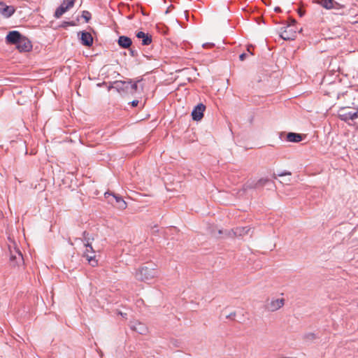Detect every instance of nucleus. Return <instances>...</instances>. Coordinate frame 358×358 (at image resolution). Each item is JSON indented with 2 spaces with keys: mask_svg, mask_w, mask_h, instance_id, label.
Segmentation results:
<instances>
[{
  "mask_svg": "<svg viewBox=\"0 0 358 358\" xmlns=\"http://www.w3.org/2000/svg\"><path fill=\"white\" fill-rule=\"evenodd\" d=\"M214 43H204L203 44V48H213L214 47Z\"/></svg>",
  "mask_w": 358,
  "mask_h": 358,
  "instance_id": "obj_32",
  "label": "nucleus"
},
{
  "mask_svg": "<svg viewBox=\"0 0 358 358\" xmlns=\"http://www.w3.org/2000/svg\"><path fill=\"white\" fill-rule=\"evenodd\" d=\"M297 23L296 20L294 18H289L288 24L287 26H291V27H294L295 24Z\"/></svg>",
  "mask_w": 358,
  "mask_h": 358,
  "instance_id": "obj_29",
  "label": "nucleus"
},
{
  "mask_svg": "<svg viewBox=\"0 0 358 358\" xmlns=\"http://www.w3.org/2000/svg\"><path fill=\"white\" fill-rule=\"evenodd\" d=\"M303 139L301 134L289 132L287 134V141L293 143H299Z\"/></svg>",
  "mask_w": 358,
  "mask_h": 358,
  "instance_id": "obj_21",
  "label": "nucleus"
},
{
  "mask_svg": "<svg viewBox=\"0 0 358 358\" xmlns=\"http://www.w3.org/2000/svg\"><path fill=\"white\" fill-rule=\"evenodd\" d=\"M10 262L13 266L23 264L24 259L22 252L19 250H16L15 254H11Z\"/></svg>",
  "mask_w": 358,
  "mask_h": 358,
  "instance_id": "obj_17",
  "label": "nucleus"
},
{
  "mask_svg": "<svg viewBox=\"0 0 358 358\" xmlns=\"http://www.w3.org/2000/svg\"><path fill=\"white\" fill-rule=\"evenodd\" d=\"M80 16H78L76 19V20H74L75 22H76L78 23V24H79V21H80Z\"/></svg>",
  "mask_w": 358,
  "mask_h": 358,
  "instance_id": "obj_37",
  "label": "nucleus"
},
{
  "mask_svg": "<svg viewBox=\"0 0 358 358\" xmlns=\"http://www.w3.org/2000/svg\"><path fill=\"white\" fill-rule=\"evenodd\" d=\"M315 2L321 5L323 8L330 10L334 8V0H314Z\"/></svg>",
  "mask_w": 358,
  "mask_h": 358,
  "instance_id": "obj_22",
  "label": "nucleus"
},
{
  "mask_svg": "<svg viewBox=\"0 0 358 358\" xmlns=\"http://www.w3.org/2000/svg\"><path fill=\"white\" fill-rule=\"evenodd\" d=\"M83 239H84V243H87V241H88L89 243L90 241V238L89 237V233H87V231H83Z\"/></svg>",
  "mask_w": 358,
  "mask_h": 358,
  "instance_id": "obj_30",
  "label": "nucleus"
},
{
  "mask_svg": "<svg viewBox=\"0 0 358 358\" xmlns=\"http://www.w3.org/2000/svg\"><path fill=\"white\" fill-rule=\"evenodd\" d=\"M180 71H181L180 69H178V70L176 71V72H180Z\"/></svg>",
  "mask_w": 358,
  "mask_h": 358,
  "instance_id": "obj_40",
  "label": "nucleus"
},
{
  "mask_svg": "<svg viewBox=\"0 0 358 358\" xmlns=\"http://www.w3.org/2000/svg\"><path fill=\"white\" fill-rule=\"evenodd\" d=\"M250 228L248 227H238L232 229V232L235 236H242L248 234Z\"/></svg>",
  "mask_w": 358,
  "mask_h": 358,
  "instance_id": "obj_20",
  "label": "nucleus"
},
{
  "mask_svg": "<svg viewBox=\"0 0 358 358\" xmlns=\"http://www.w3.org/2000/svg\"><path fill=\"white\" fill-rule=\"evenodd\" d=\"M85 246V250L83 252V257L86 258L89 264L94 267L98 265V261L96 259L95 251L94 250L90 243L87 241V243H84Z\"/></svg>",
  "mask_w": 358,
  "mask_h": 358,
  "instance_id": "obj_7",
  "label": "nucleus"
},
{
  "mask_svg": "<svg viewBox=\"0 0 358 358\" xmlns=\"http://www.w3.org/2000/svg\"><path fill=\"white\" fill-rule=\"evenodd\" d=\"M206 110V106L203 103L196 105L192 111V117L193 120L199 121L203 117V113Z\"/></svg>",
  "mask_w": 358,
  "mask_h": 358,
  "instance_id": "obj_11",
  "label": "nucleus"
},
{
  "mask_svg": "<svg viewBox=\"0 0 358 358\" xmlns=\"http://www.w3.org/2000/svg\"><path fill=\"white\" fill-rule=\"evenodd\" d=\"M136 36L138 38H141L142 39V42H141V44L143 45H150L152 41V36L147 33H144L143 31H138L136 33Z\"/></svg>",
  "mask_w": 358,
  "mask_h": 358,
  "instance_id": "obj_18",
  "label": "nucleus"
},
{
  "mask_svg": "<svg viewBox=\"0 0 358 358\" xmlns=\"http://www.w3.org/2000/svg\"><path fill=\"white\" fill-rule=\"evenodd\" d=\"M274 185V183L268 178H260L258 180H248L243 186V189L247 191L251 189H260L264 186Z\"/></svg>",
  "mask_w": 358,
  "mask_h": 358,
  "instance_id": "obj_5",
  "label": "nucleus"
},
{
  "mask_svg": "<svg viewBox=\"0 0 358 358\" xmlns=\"http://www.w3.org/2000/svg\"><path fill=\"white\" fill-rule=\"evenodd\" d=\"M23 35L18 31H10L6 36V42L7 44L16 45L20 40H22Z\"/></svg>",
  "mask_w": 358,
  "mask_h": 358,
  "instance_id": "obj_10",
  "label": "nucleus"
},
{
  "mask_svg": "<svg viewBox=\"0 0 358 358\" xmlns=\"http://www.w3.org/2000/svg\"><path fill=\"white\" fill-rule=\"evenodd\" d=\"M357 307H358V303H357Z\"/></svg>",
  "mask_w": 358,
  "mask_h": 358,
  "instance_id": "obj_41",
  "label": "nucleus"
},
{
  "mask_svg": "<svg viewBox=\"0 0 358 358\" xmlns=\"http://www.w3.org/2000/svg\"><path fill=\"white\" fill-rule=\"evenodd\" d=\"M15 12V8L13 6H8L4 2L0 1V15L5 18L11 17Z\"/></svg>",
  "mask_w": 358,
  "mask_h": 358,
  "instance_id": "obj_12",
  "label": "nucleus"
},
{
  "mask_svg": "<svg viewBox=\"0 0 358 358\" xmlns=\"http://www.w3.org/2000/svg\"><path fill=\"white\" fill-rule=\"evenodd\" d=\"M284 299H277L271 300L270 302H268L267 304L266 305V308L268 310L273 312L280 309L281 307L284 306Z\"/></svg>",
  "mask_w": 358,
  "mask_h": 358,
  "instance_id": "obj_16",
  "label": "nucleus"
},
{
  "mask_svg": "<svg viewBox=\"0 0 358 358\" xmlns=\"http://www.w3.org/2000/svg\"><path fill=\"white\" fill-rule=\"evenodd\" d=\"M80 17L83 18L85 20V22L87 23L92 19V14L88 10H83L82 11V15H80Z\"/></svg>",
  "mask_w": 358,
  "mask_h": 358,
  "instance_id": "obj_25",
  "label": "nucleus"
},
{
  "mask_svg": "<svg viewBox=\"0 0 358 358\" xmlns=\"http://www.w3.org/2000/svg\"><path fill=\"white\" fill-rule=\"evenodd\" d=\"M104 195L108 202L118 209L124 210L127 208V203L121 196L108 192H106Z\"/></svg>",
  "mask_w": 358,
  "mask_h": 358,
  "instance_id": "obj_6",
  "label": "nucleus"
},
{
  "mask_svg": "<svg viewBox=\"0 0 358 358\" xmlns=\"http://www.w3.org/2000/svg\"><path fill=\"white\" fill-rule=\"evenodd\" d=\"M303 338L306 341H312L316 338V335L314 333H308L304 334Z\"/></svg>",
  "mask_w": 358,
  "mask_h": 358,
  "instance_id": "obj_26",
  "label": "nucleus"
},
{
  "mask_svg": "<svg viewBox=\"0 0 358 358\" xmlns=\"http://www.w3.org/2000/svg\"><path fill=\"white\" fill-rule=\"evenodd\" d=\"M274 10L276 12V13H280L282 12V10L280 7H275Z\"/></svg>",
  "mask_w": 358,
  "mask_h": 358,
  "instance_id": "obj_36",
  "label": "nucleus"
},
{
  "mask_svg": "<svg viewBox=\"0 0 358 358\" xmlns=\"http://www.w3.org/2000/svg\"><path fill=\"white\" fill-rule=\"evenodd\" d=\"M218 234H222V230H219V231H218Z\"/></svg>",
  "mask_w": 358,
  "mask_h": 358,
  "instance_id": "obj_39",
  "label": "nucleus"
},
{
  "mask_svg": "<svg viewBox=\"0 0 358 358\" xmlns=\"http://www.w3.org/2000/svg\"><path fill=\"white\" fill-rule=\"evenodd\" d=\"M117 44L122 48H129L132 44L131 39L126 36H120L117 40Z\"/></svg>",
  "mask_w": 358,
  "mask_h": 358,
  "instance_id": "obj_19",
  "label": "nucleus"
},
{
  "mask_svg": "<svg viewBox=\"0 0 358 358\" xmlns=\"http://www.w3.org/2000/svg\"><path fill=\"white\" fill-rule=\"evenodd\" d=\"M338 118L351 124L350 122H355L358 120V106L357 107L345 106L338 110Z\"/></svg>",
  "mask_w": 358,
  "mask_h": 358,
  "instance_id": "obj_4",
  "label": "nucleus"
},
{
  "mask_svg": "<svg viewBox=\"0 0 358 358\" xmlns=\"http://www.w3.org/2000/svg\"><path fill=\"white\" fill-rule=\"evenodd\" d=\"M345 69H337L335 70H328L323 76L322 83L327 85L332 84L336 81L341 83L343 82V77H348L349 74L345 72Z\"/></svg>",
  "mask_w": 358,
  "mask_h": 358,
  "instance_id": "obj_3",
  "label": "nucleus"
},
{
  "mask_svg": "<svg viewBox=\"0 0 358 358\" xmlns=\"http://www.w3.org/2000/svg\"><path fill=\"white\" fill-rule=\"evenodd\" d=\"M76 0H63L62 4L56 9L54 17L59 18L64 13L73 7Z\"/></svg>",
  "mask_w": 358,
  "mask_h": 358,
  "instance_id": "obj_8",
  "label": "nucleus"
},
{
  "mask_svg": "<svg viewBox=\"0 0 358 358\" xmlns=\"http://www.w3.org/2000/svg\"><path fill=\"white\" fill-rule=\"evenodd\" d=\"M105 84H106V83H105V82H103L102 83H98V84H97V86H98V87H101L102 85H105Z\"/></svg>",
  "mask_w": 358,
  "mask_h": 358,
  "instance_id": "obj_38",
  "label": "nucleus"
},
{
  "mask_svg": "<svg viewBox=\"0 0 358 358\" xmlns=\"http://www.w3.org/2000/svg\"><path fill=\"white\" fill-rule=\"evenodd\" d=\"M78 23L75 21H64L62 22V24L59 25V27L63 29H66L68 27H74L77 26Z\"/></svg>",
  "mask_w": 358,
  "mask_h": 358,
  "instance_id": "obj_24",
  "label": "nucleus"
},
{
  "mask_svg": "<svg viewBox=\"0 0 358 358\" xmlns=\"http://www.w3.org/2000/svg\"><path fill=\"white\" fill-rule=\"evenodd\" d=\"M236 315V313H231L229 315L227 316V318L234 319Z\"/></svg>",
  "mask_w": 358,
  "mask_h": 358,
  "instance_id": "obj_34",
  "label": "nucleus"
},
{
  "mask_svg": "<svg viewBox=\"0 0 358 358\" xmlns=\"http://www.w3.org/2000/svg\"><path fill=\"white\" fill-rule=\"evenodd\" d=\"M139 101L138 100H133L129 103L132 107H136L138 106Z\"/></svg>",
  "mask_w": 358,
  "mask_h": 358,
  "instance_id": "obj_33",
  "label": "nucleus"
},
{
  "mask_svg": "<svg viewBox=\"0 0 358 358\" xmlns=\"http://www.w3.org/2000/svg\"><path fill=\"white\" fill-rule=\"evenodd\" d=\"M298 14L299 15L300 17H302V16L304 15L305 11L303 10H298Z\"/></svg>",
  "mask_w": 358,
  "mask_h": 358,
  "instance_id": "obj_35",
  "label": "nucleus"
},
{
  "mask_svg": "<svg viewBox=\"0 0 358 358\" xmlns=\"http://www.w3.org/2000/svg\"><path fill=\"white\" fill-rule=\"evenodd\" d=\"M129 327L132 331H136L141 335H144L148 332V328L146 325L138 321L131 322Z\"/></svg>",
  "mask_w": 358,
  "mask_h": 358,
  "instance_id": "obj_15",
  "label": "nucleus"
},
{
  "mask_svg": "<svg viewBox=\"0 0 358 358\" xmlns=\"http://www.w3.org/2000/svg\"><path fill=\"white\" fill-rule=\"evenodd\" d=\"M20 52H29L32 49L31 42L24 36L20 40L19 43L15 45Z\"/></svg>",
  "mask_w": 358,
  "mask_h": 358,
  "instance_id": "obj_13",
  "label": "nucleus"
},
{
  "mask_svg": "<svg viewBox=\"0 0 358 358\" xmlns=\"http://www.w3.org/2000/svg\"><path fill=\"white\" fill-rule=\"evenodd\" d=\"M255 46H254L252 45H248L247 46L246 52H245V53H255Z\"/></svg>",
  "mask_w": 358,
  "mask_h": 358,
  "instance_id": "obj_28",
  "label": "nucleus"
},
{
  "mask_svg": "<svg viewBox=\"0 0 358 358\" xmlns=\"http://www.w3.org/2000/svg\"><path fill=\"white\" fill-rule=\"evenodd\" d=\"M142 79L139 78H136L134 81H133L131 79L124 81L116 80L113 82V85H109L108 89L110 90L112 88H115L119 92H123L133 94L138 92L139 88H141V90H143V87L142 85H138V83Z\"/></svg>",
  "mask_w": 358,
  "mask_h": 358,
  "instance_id": "obj_1",
  "label": "nucleus"
},
{
  "mask_svg": "<svg viewBox=\"0 0 358 358\" xmlns=\"http://www.w3.org/2000/svg\"><path fill=\"white\" fill-rule=\"evenodd\" d=\"M344 8V5H342L334 0V8H333L339 9V8Z\"/></svg>",
  "mask_w": 358,
  "mask_h": 358,
  "instance_id": "obj_31",
  "label": "nucleus"
},
{
  "mask_svg": "<svg viewBox=\"0 0 358 358\" xmlns=\"http://www.w3.org/2000/svg\"><path fill=\"white\" fill-rule=\"evenodd\" d=\"M157 266L154 264H147L142 266L135 273V278L141 282H148L152 280L158 275Z\"/></svg>",
  "mask_w": 358,
  "mask_h": 358,
  "instance_id": "obj_2",
  "label": "nucleus"
},
{
  "mask_svg": "<svg viewBox=\"0 0 358 358\" xmlns=\"http://www.w3.org/2000/svg\"><path fill=\"white\" fill-rule=\"evenodd\" d=\"M296 29L291 27V26H286L281 27L280 36L285 41H292L296 38Z\"/></svg>",
  "mask_w": 358,
  "mask_h": 358,
  "instance_id": "obj_9",
  "label": "nucleus"
},
{
  "mask_svg": "<svg viewBox=\"0 0 358 358\" xmlns=\"http://www.w3.org/2000/svg\"><path fill=\"white\" fill-rule=\"evenodd\" d=\"M255 55V53H245L243 52L239 55L238 58L240 61L252 60Z\"/></svg>",
  "mask_w": 358,
  "mask_h": 358,
  "instance_id": "obj_23",
  "label": "nucleus"
},
{
  "mask_svg": "<svg viewBox=\"0 0 358 358\" xmlns=\"http://www.w3.org/2000/svg\"><path fill=\"white\" fill-rule=\"evenodd\" d=\"M291 175H292V173L290 171H284L278 173L277 175L275 173H273V178L274 179H276L277 178V176H279V177H282V176H291Z\"/></svg>",
  "mask_w": 358,
  "mask_h": 358,
  "instance_id": "obj_27",
  "label": "nucleus"
},
{
  "mask_svg": "<svg viewBox=\"0 0 358 358\" xmlns=\"http://www.w3.org/2000/svg\"><path fill=\"white\" fill-rule=\"evenodd\" d=\"M78 36H80V40L84 46L90 47L93 44V37L92 34L86 31H82L78 32Z\"/></svg>",
  "mask_w": 358,
  "mask_h": 358,
  "instance_id": "obj_14",
  "label": "nucleus"
}]
</instances>
